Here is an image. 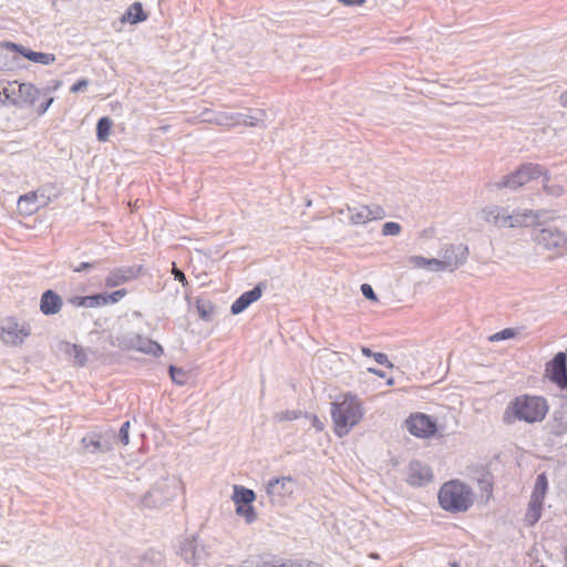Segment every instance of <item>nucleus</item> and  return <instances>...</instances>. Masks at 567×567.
<instances>
[{"label":"nucleus","mask_w":567,"mask_h":567,"mask_svg":"<svg viewBox=\"0 0 567 567\" xmlns=\"http://www.w3.org/2000/svg\"><path fill=\"white\" fill-rule=\"evenodd\" d=\"M49 202L50 197H45L43 192L32 190L19 197L17 209L21 216L29 217L47 206Z\"/></svg>","instance_id":"9d476101"},{"label":"nucleus","mask_w":567,"mask_h":567,"mask_svg":"<svg viewBox=\"0 0 567 567\" xmlns=\"http://www.w3.org/2000/svg\"><path fill=\"white\" fill-rule=\"evenodd\" d=\"M113 122L110 117H101L96 124V137L100 142H106L111 134Z\"/></svg>","instance_id":"412c9836"},{"label":"nucleus","mask_w":567,"mask_h":567,"mask_svg":"<svg viewBox=\"0 0 567 567\" xmlns=\"http://www.w3.org/2000/svg\"><path fill=\"white\" fill-rule=\"evenodd\" d=\"M137 349L154 357H159L163 354V348L157 342L150 339L141 340Z\"/></svg>","instance_id":"393cba45"},{"label":"nucleus","mask_w":567,"mask_h":567,"mask_svg":"<svg viewBox=\"0 0 567 567\" xmlns=\"http://www.w3.org/2000/svg\"><path fill=\"white\" fill-rule=\"evenodd\" d=\"M147 19V14L143 10V6L141 2H134L130 6L126 13L122 18V22H130L131 24H135L138 22H143Z\"/></svg>","instance_id":"aec40b11"},{"label":"nucleus","mask_w":567,"mask_h":567,"mask_svg":"<svg viewBox=\"0 0 567 567\" xmlns=\"http://www.w3.org/2000/svg\"><path fill=\"white\" fill-rule=\"evenodd\" d=\"M52 102H53V97H49V99H47L44 102H42V103L37 107V110H35L37 115H38V116L43 115V114L48 111V109L50 107V105L52 104Z\"/></svg>","instance_id":"c9c22d12"},{"label":"nucleus","mask_w":567,"mask_h":567,"mask_svg":"<svg viewBox=\"0 0 567 567\" xmlns=\"http://www.w3.org/2000/svg\"><path fill=\"white\" fill-rule=\"evenodd\" d=\"M361 352H362L365 357H373V353H374V352H372V351H371L369 348H367V347H363V348L361 349Z\"/></svg>","instance_id":"de8ad7c7"},{"label":"nucleus","mask_w":567,"mask_h":567,"mask_svg":"<svg viewBox=\"0 0 567 567\" xmlns=\"http://www.w3.org/2000/svg\"><path fill=\"white\" fill-rule=\"evenodd\" d=\"M82 442L85 444V446H90V445H91V446H93V449H94V450H99V449L101 447V443H100V441H91L90 443H87V444H86V443H85V442H86V440H85V439H83V441H82Z\"/></svg>","instance_id":"37998d69"},{"label":"nucleus","mask_w":567,"mask_h":567,"mask_svg":"<svg viewBox=\"0 0 567 567\" xmlns=\"http://www.w3.org/2000/svg\"><path fill=\"white\" fill-rule=\"evenodd\" d=\"M401 230V227L398 223L389 221L385 223L382 227V233L385 236L398 235Z\"/></svg>","instance_id":"2f4dec72"},{"label":"nucleus","mask_w":567,"mask_h":567,"mask_svg":"<svg viewBox=\"0 0 567 567\" xmlns=\"http://www.w3.org/2000/svg\"><path fill=\"white\" fill-rule=\"evenodd\" d=\"M133 278V270L130 268H116L110 271L105 278V285L109 288L117 287L123 285Z\"/></svg>","instance_id":"6ab92c4d"},{"label":"nucleus","mask_w":567,"mask_h":567,"mask_svg":"<svg viewBox=\"0 0 567 567\" xmlns=\"http://www.w3.org/2000/svg\"><path fill=\"white\" fill-rule=\"evenodd\" d=\"M373 359L381 365H385L390 369L393 368V363L389 360L388 355L382 352L373 353Z\"/></svg>","instance_id":"72a5a7b5"},{"label":"nucleus","mask_w":567,"mask_h":567,"mask_svg":"<svg viewBox=\"0 0 567 567\" xmlns=\"http://www.w3.org/2000/svg\"><path fill=\"white\" fill-rule=\"evenodd\" d=\"M0 47L9 51L17 52L27 58L28 60H30L31 62L39 63L42 65H49L55 62V55L52 53L34 52L14 42L4 41L0 43Z\"/></svg>","instance_id":"f8f14e48"},{"label":"nucleus","mask_w":567,"mask_h":567,"mask_svg":"<svg viewBox=\"0 0 567 567\" xmlns=\"http://www.w3.org/2000/svg\"><path fill=\"white\" fill-rule=\"evenodd\" d=\"M517 334L516 330L512 329V328H506L502 331H498L492 336L488 337V340L491 342H497V341H501V340H506V339H512V338H515Z\"/></svg>","instance_id":"c85d7f7f"},{"label":"nucleus","mask_w":567,"mask_h":567,"mask_svg":"<svg viewBox=\"0 0 567 567\" xmlns=\"http://www.w3.org/2000/svg\"><path fill=\"white\" fill-rule=\"evenodd\" d=\"M368 372L369 373H372V374H375L380 378H383L384 377V373L378 369H374V368H368Z\"/></svg>","instance_id":"c03bdc74"},{"label":"nucleus","mask_w":567,"mask_h":567,"mask_svg":"<svg viewBox=\"0 0 567 567\" xmlns=\"http://www.w3.org/2000/svg\"><path fill=\"white\" fill-rule=\"evenodd\" d=\"M313 424L317 426L318 430L323 429V425L319 422L317 416H313Z\"/></svg>","instance_id":"8fccbe9b"},{"label":"nucleus","mask_w":567,"mask_h":567,"mask_svg":"<svg viewBox=\"0 0 567 567\" xmlns=\"http://www.w3.org/2000/svg\"><path fill=\"white\" fill-rule=\"evenodd\" d=\"M565 558L567 559V547L565 548Z\"/></svg>","instance_id":"603ef678"},{"label":"nucleus","mask_w":567,"mask_h":567,"mask_svg":"<svg viewBox=\"0 0 567 567\" xmlns=\"http://www.w3.org/2000/svg\"><path fill=\"white\" fill-rule=\"evenodd\" d=\"M19 84L20 83H18L17 81H8L3 86H1L6 104H19V100L16 96L18 92L17 87Z\"/></svg>","instance_id":"5701e85b"},{"label":"nucleus","mask_w":567,"mask_h":567,"mask_svg":"<svg viewBox=\"0 0 567 567\" xmlns=\"http://www.w3.org/2000/svg\"><path fill=\"white\" fill-rule=\"evenodd\" d=\"M90 267H92L91 264L82 262L79 265V267L75 268V271H82V270L89 269Z\"/></svg>","instance_id":"a18cd8bd"},{"label":"nucleus","mask_w":567,"mask_h":567,"mask_svg":"<svg viewBox=\"0 0 567 567\" xmlns=\"http://www.w3.org/2000/svg\"><path fill=\"white\" fill-rule=\"evenodd\" d=\"M172 274L174 275V278L176 280H178L179 282H182L183 285L187 284L185 274L182 270H179L176 267H174L173 270H172Z\"/></svg>","instance_id":"a19ab883"},{"label":"nucleus","mask_w":567,"mask_h":567,"mask_svg":"<svg viewBox=\"0 0 567 567\" xmlns=\"http://www.w3.org/2000/svg\"><path fill=\"white\" fill-rule=\"evenodd\" d=\"M543 175H545V171L539 165L533 163L524 164L515 172L504 176L502 181L496 184V187L517 189Z\"/></svg>","instance_id":"20e7f679"},{"label":"nucleus","mask_w":567,"mask_h":567,"mask_svg":"<svg viewBox=\"0 0 567 567\" xmlns=\"http://www.w3.org/2000/svg\"><path fill=\"white\" fill-rule=\"evenodd\" d=\"M298 417V413L296 412H287L286 415H285V419H289V420H293V419H297Z\"/></svg>","instance_id":"09e8293b"},{"label":"nucleus","mask_w":567,"mask_h":567,"mask_svg":"<svg viewBox=\"0 0 567 567\" xmlns=\"http://www.w3.org/2000/svg\"><path fill=\"white\" fill-rule=\"evenodd\" d=\"M548 482L546 475L539 474L536 478L535 488L532 494L533 498H537L539 501H544L546 491H547Z\"/></svg>","instance_id":"a878e982"},{"label":"nucleus","mask_w":567,"mask_h":567,"mask_svg":"<svg viewBox=\"0 0 567 567\" xmlns=\"http://www.w3.org/2000/svg\"><path fill=\"white\" fill-rule=\"evenodd\" d=\"M543 501L530 498V503L526 513V520L529 525H534L542 516Z\"/></svg>","instance_id":"b1692460"},{"label":"nucleus","mask_w":567,"mask_h":567,"mask_svg":"<svg viewBox=\"0 0 567 567\" xmlns=\"http://www.w3.org/2000/svg\"><path fill=\"white\" fill-rule=\"evenodd\" d=\"M466 258V251L465 249L462 251V257L460 260H455L454 262H451V261H445V260H439V259H435V258H432V259H429V267L427 268H433L435 270H445L447 268H450L451 270L458 267V265H461Z\"/></svg>","instance_id":"4be33fe9"},{"label":"nucleus","mask_w":567,"mask_h":567,"mask_svg":"<svg viewBox=\"0 0 567 567\" xmlns=\"http://www.w3.org/2000/svg\"><path fill=\"white\" fill-rule=\"evenodd\" d=\"M545 377L559 389L567 388V355L565 352H558L546 363Z\"/></svg>","instance_id":"1a4fd4ad"},{"label":"nucleus","mask_w":567,"mask_h":567,"mask_svg":"<svg viewBox=\"0 0 567 567\" xmlns=\"http://www.w3.org/2000/svg\"><path fill=\"white\" fill-rule=\"evenodd\" d=\"M548 412L549 403L543 395L519 394L508 402L503 413V422L508 425L515 422L540 423Z\"/></svg>","instance_id":"f03ea898"},{"label":"nucleus","mask_w":567,"mask_h":567,"mask_svg":"<svg viewBox=\"0 0 567 567\" xmlns=\"http://www.w3.org/2000/svg\"><path fill=\"white\" fill-rule=\"evenodd\" d=\"M198 310H199L200 316H202L203 318H206V317H207V313H206L205 309H202L200 307H198Z\"/></svg>","instance_id":"3c124183"},{"label":"nucleus","mask_w":567,"mask_h":567,"mask_svg":"<svg viewBox=\"0 0 567 567\" xmlns=\"http://www.w3.org/2000/svg\"><path fill=\"white\" fill-rule=\"evenodd\" d=\"M544 176V189L545 192H547L548 194L550 195H554V196H559L561 193H563V187L560 185H554V186H549L547 185V183L549 182V178L545 175Z\"/></svg>","instance_id":"473e14b6"},{"label":"nucleus","mask_w":567,"mask_h":567,"mask_svg":"<svg viewBox=\"0 0 567 567\" xmlns=\"http://www.w3.org/2000/svg\"><path fill=\"white\" fill-rule=\"evenodd\" d=\"M231 499L236 506V514L238 516L244 517L248 524L256 519L257 514L252 506L256 494L252 489L235 485Z\"/></svg>","instance_id":"423d86ee"},{"label":"nucleus","mask_w":567,"mask_h":567,"mask_svg":"<svg viewBox=\"0 0 567 567\" xmlns=\"http://www.w3.org/2000/svg\"><path fill=\"white\" fill-rule=\"evenodd\" d=\"M411 261L413 262V265L415 267H420V268H426L429 267V259L424 258V257H420V256H416V257H412L411 258Z\"/></svg>","instance_id":"58836bf2"},{"label":"nucleus","mask_w":567,"mask_h":567,"mask_svg":"<svg viewBox=\"0 0 567 567\" xmlns=\"http://www.w3.org/2000/svg\"><path fill=\"white\" fill-rule=\"evenodd\" d=\"M70 302L76 307H89V300L86 297H74L70 300Z\"/></svg>","instance_id":"ea45409f"},{"label":"nucleus","mask_w":567,"mask_h":567,"mask_svg":"<svg viewBox=\"0 0 567 567\" xmlns=\"http://www.w3.org/2000/svg\"><path fill=\"white\" fill-rule=\"evenodd\" d=\"M330 414L333 433L343 437L363 420L364 405L357 394L341 393L331 402Z\"/></svg>","instance_id":"f257e3e1"},{"label":"nucleus","mask_w":567,"mask_h":567,"mask_svg":"<svg viewBox=\"0 0 567 567\" xmlns=\"http://www.w3.org/2000/svg\"><path fill=\"white\" fill-rule=\"evenodd\" d=\"M339 2L343 3L344 6H362L365 0H338Z\"/></svg>","instance_id":"79ce46f5"},{"label":"nucleus","mask_w":567,"mask_h":567,"mask_svg":"<svg viewBox=\"0 0 567 567\" xmlns=\"http://www.w3.org/2000/svg\"><path fill=\"white\" fill-rule=\"evenodd\" d=\"M536 241L543 248L560 254L559 250L567 244V237L557 229H542L536 236Z\"/></svg>","instance_id":"ddd939ff"},{"label":"nucleus","mask_w":567,"mask_h":567,"mask_svg":"<svg viewBox=\"0 0 567 567\" xmlns=\"http://www.w3.org/2000/svg\"><path fill=\"white\" fill-rule=\"evenodd\" d=\"M437 499L445 512L465 513L474 504V492L471 486L460 480H451L440 487Z\"/></svg>","instance_id":"7ed1b4c3"},{"label":"nucleus","mask_w":567,"mask_h":567,"mask_svg":"<svg viewBox=\"0 0 567 567\" xmlns=\"http://www.w3.org/2000/svg\"><path fill=\"white\" fill-rule=\"evenodd\" d=\"M89 85V81L85 80V79H81L79 80L78 82H75L72 86H71V92L73 93H78L80 91H83Z\"/></svg>","instance_id":"e433bc0d"},{"label":"nucleus","mask_w":567,"mask_h":567,"mask_svg":"<svg viewBox=\"0 0 567 567\" xmlns=\"http://www.w3.org/2000/svg\"><path fill=\"white\" fill-rule=\"evenodd\" d=\"M126 293H127V291L125 289H120V290L113 291L110 295L99 293V295L87 296L89 308H96V307L106 306L109 303H116L122 298H124L126 296Z\"/></svg>","instance_id":"f3484780"},{"label":"nucleus","mask_w":567,"mask_h":567,"mask_svg":"<svg viewBox=\"0 0 567 567\" xmlns=\"http://www.w3.org/2000/svg\"><path fill=\"white\" fill-rule=\"evenodd\" d=\"M31 336V327L28 322L16 317L6 318L0 324V338L3 343L12 347L23 344Z\"/></svg>","instance_id":"39448f33"},{"label":"nucleus","mask_w":567,"mask_h":567,"mask_svg":"<svg viewBox=\"0 0 567 567\" xmlns=\"http://www.w3.org/2000/svg\"><path fill=\"white\" fill-rule=\"evenodd\" d=\"M265 115H266L265 111L260 110L258 117L250 116L248 118H241V115H238L236 118L234 116H229V118L234 120L231 125L243 124V125H248V126H257L262 122Z\"/></svg>","instance_id":"bb28decb"},{"label":"nucleus","mask_w":567,"mask_h":567,"mask_svg":"<svg viewBox=\"0 0 567 567\" xmlns=\"http://www.w3.org/2000/svg\"><path fill=\"white\" fill-rule=\"evenodd\" d=\"M559 101H560L563 106L567 107V91L560 94Z\"/></svg>","instance_id":"49530a36"},{"label":"nucleus","mask_w":567,"mask_h":567,"mask_svg":"<svg viewBox=\"0 0 567 567\" xmlns=\"http://www.w3.org/2000/svg\"><path fill=\"white\" fill-rule=\"evenodd\" d=\"M405 426L411 435L419 439H430L437 432L436 421L422 412L412 413L405 420Z\"/></svg>","instance_id":"0eeeda50"},{"label":"nucleus","mask_w":567,"mask_h":567,"mask_svg":"<svg viewBox=\"0 0 567 567\" xmlns=\"http://www.w3.org/2000/svg\"><path fill=\"white\" fill-rule=\"evenodd\" d=\"M70 354L73 359V364L76 367H84L87 362V355L85 350L76 344H73Z\"/></svg>","instance_id":"cd10ccee"},{"label":"nucleus","mask_w":567,"mask_h":567,"mask_svg":"<svg viewBox=\"0 0 567 567\" xmlns=\"http://www.w3.org/2000/svg\"><path fill=\"white\" fill-rule=\"evenodd\" d=\"M433 480V473L429 465L419 461L412 462L408 468V483L413 486H423Z\"/></svg>","instance_id":"4468645a"},{"label":"nucleus","mask_w":567,"mask_h":567,"mask_svg":"<svg viewBox=\"0 0 567 567\" xmlns=\"http://www.w3.org/2000/svg\"><path fill=\"white\" fill-rule=\"evenodd\" d=\"M350 221L353 225H364L369 221L384 218V209L380 205H360L349 208Z\"/></svg>","instance_id":"9b49d317"},{"label":"nucleus","mask_w":567,"mask_h":567,"mask_svg":"<svg viewBox=\"0 0 567 567\" xmlns=\"http://www.w3.org/2000/svg\"><path fill=\"white\" fill-rule=\"evenodd\" d=\"M19 104L33 106L38 101L41 91L32 83H20L18 85Z\"/></svg>","instance_id":"a211bd4d"},{"label":"nucleus","mask_w":567,"mask_h":567,"mask_svg":"<svg viewBox=\"0 0 567 567\" xmlns=\"http://www.w3.org/2000/svg\"><path fill=\"white\" fill-rule=\"evenodd\" d=\"M532 213L528 214H508L505 209L491 206L484 209V218L487 223H491L497 227H516L523 224V221L530 216Z\"/></svg>","instance_id":"6e6552de"},{"label":"nucleus","mask_w":567,"mask_h":567,"mask_svg":"<svg viewBox=\"0 0 567 567\" xmlns=\"http://www.w3.org/2000/svg\"><path fill=\"white\" fill-rule=\"evenodd\" d=\"M128 429H130V422L123 423V425L120 429L121 440L124 445L128 444Z\"/></svg>","instance_id":"4c0bfd02"},{"label":"nucleus","mask_w":567,"mask_h":567,"mask_svg":"<svg viewBox=\"0 0 567 567\" xmlns=\"http://www.w3.org/2000/svg\"><path fill=\"white\" fill-rule=\"evenodd\" d=\"M62 299L53 290H47L41 296L40 310L45 316H51L60 312L62 309Z\"/></svg>","instance_id":"2eb2a0df"},{"label":"nucleus","mask_w":567,"mask_h":567,"mask_svg":"<svg viewBox=\"0 0 567 567\" xmlns=\"http://www.w3.org/2000/svg\"><path fill=\"white\" fill-rule=\"evenodd\" d=\"M291 482H292L291 478H286V477L274 480V481L269 482V484H268V493L276 494L279 486L285 487V485L287 483H291Z\"/></svg>","instance_id":"7c9ffc66"},{"label":"nucleus","mask_w":567,"mask_h":567,"mask_svg":"<svg viewBox=\"0 0 567 567\" xmlns=\"http://www.w3.org/2000/svg\"><path fill=\"white\" fill-rule=\"evenodd\" d=\"M361 291L363 293V296L370 300H373V301H377V296L372 289V287L368 284H363L361 286Z\"/></svg>","instance_id":"f704fd0d"},{"label":"nucleus","mask_w":567,"mask_h":567,"mask_svg":"<svg viewBox=\"0 0 567 567\" xmlns=\"http://www.w3.org/2000/svg\"><path fill=\"white\" fill-rule=\"evenodd\" d=\"M261 297V288L256 286L254 289L244 292L238 299L231 305V313L238 315L248 308L252 302L257 301Z\"/></svg>","instance_id":"dca6fc26"},{"label":"nucleus","mask_w":567,"mask_h":567,"mask_svg":"<svg viewBox=\"0 0 567 567\" xmlns=\"http://www.w3.org/2000/svg\"><path fill=\"white\" fill-rule=\"evenodd\" d=\"M169 374H171V378L172 380L178 384V385H183L185 384V372L182 370V369H178V368H175V367H171L169 368Z\"/></svg>","instance_id":"c756f323"}]
</instances>
